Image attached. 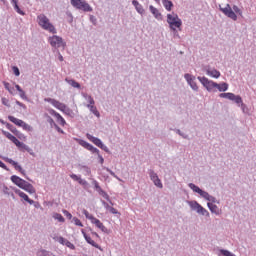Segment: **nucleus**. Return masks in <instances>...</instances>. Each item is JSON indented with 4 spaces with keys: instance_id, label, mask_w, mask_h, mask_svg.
I'll return each instance as SVG.
<instances>
[{
    "instance_id": "obj_26",
    "label": "nucleus",
    "mask_w": 256,
    "mask_h": 256,
    "mask_svg": "<svg viewBox=\"0 0 256 256\" xmlns=\"http://www.w3.org/2000/svg\"><path fill=\"white\" fill-rule=\"evenodd\" d=\"M9 121H11V123H14V125H17V127H22L23 125V120L15 118L14 116H8Z\"/></svg>"
},
{
    "instance_id": "obj_58",
    "label": "nucleus",
    "mask_w": 256,
    "mask_h": 256,
    "mask_svg": "<svg viewBox=\"0 0 256 256\" xmlns=\"http://www.w3.org/2000/svg\"><path fill=\"white\" fill-rule=\"evenodd\" d=\"M48 112L50 113V115H53L56 118L59 116V113H57V111L53 109H49Z\"/></svg>"
},
{
    "instance_id": "obj_61",
    "label": "nucleus",
    "mask_w": 256,
    "mask_h": 256,
    "mask_svg": "<svg viewBox=\"0 0 256 256\" xmlns=\"http://www.w3.org/2000/svg\"><path fill=\"white\" fill-rule=\"evenodd\" d=\"M16 105H18L19 107H22V109H27V106L23 103H21L19 100H16Z\"/></svg>"
},
{
    "instance_id": "obj_4",
    "label": "nucleus",
    "mask_w": 256,
    "mask_h": 256,
    "mask_svg": "<svg viewBox=\"0 0 256 256\" xmlns=\"http://www.w3.org/2000/svg\"><path fill=\"white\" fill-rule=\"evenodd\" d=\"M167 23L171 29V31H177V29H181V25H183V21H181L179 15L167 14Z\"/></svg>"
},
{
    "instance_id": "obj_22",
    "label": "nucleus",
    "mask_w": 256,
    "mask_h": 256,
    "mask_svg": "<svg viewBox=\"0 0 256 256\" xmlns=\"http://www.w3.org/2000/svg\"><path fill=\"white\" fill-rule=\"evenodd\" d=\"M6 127H7V129H9V131H11L13 134H15L16 137H18L19 139H21V137H23V133H20L19 130H17V128H15V126H13L12 124L7 123Z\"/></svg>"
},
{
    "instance_id": "obj_56",
    "label": "nucleus",
    "mask_w": 256,
    "mask_h": 256,
    "mask_svg": "<svg viewBox=\"0 0 256 256\" xmlns=\"http://www.w3.org/2000/svg\"><path fill=\"white\" fill-rule=\"evenodd\" d=\"M63 213L65 215V217H67V219H73V215H71V213L67 210H63Z\"/></svg>"
},
{
    "instance_id": "obj_59",
    "label": "nucleus",
    "mask_w": 256,
    "mask_h": 256,
    "mask_svg": "<svg viewBox=\"0 0 256 256\" xmlns=\"http://www.w3.org/2000/svg\"><path fill=\"white\" fill-rule=\"evenodd\" d=\"M106 171L112 176L115 177L116 179H119V177H117V175H115V172H113V170L106 168Z\"/></svg>"
},
{
    "instance_id": "obj_40",
    "label": "nucleus",
    "mask_w": 256,
    "mask_h": 256,
    "mask_svg": "<svg viewBox=\"0 0 256 256\" xmlns=\"http://www.w3.org/2000/svg\"><path fill=\"white\" fill-rule=\"evenodd\" d=\"M38 255L39 256H51V255H53V253H51V252H49L47 250L42 249V250L38 251Z\"/></svg>"
},
{
    "instance_id": "obj_8",
    "label": "nucleus",
    "mask_w": 256,
    "mask_h": 256,
    "mask_svg": "<svg viewBox=\"0 0 256 256\" xmlns=\"http://www.w3.org/2000/svg\"><path fill=\"white\" fill-rule=\"evenodd\" d=\"M198 81H200V83L203 85V87H205V89H207V91L211 92L213 91V89H217V87H219V84L212 81V80H208L207 77L203 76H198Z\"/></svg>"
},
{
    "instance_id": "obj_25",
    "label": "nucleus",
    "mask_w": 256,
    "mask_h": 256,
    "mask_svg": "<svg viewBox=\"0 0 256 256\" xmlns=\"http://www.w3.org/2000/svg\"><path fill=\"white\" fill-rule=\"evenodd\" d=\"M132 5L135 6L136 11L140 13V15H143L145 13V9H143V6L139 4V1L133 0Z\"/></svg>"
},
{
    "instance_id": "obj_5",
    "label": "nucleus",
    "mask_w": 256,
    "mask_h": 256,
    "mask_svg": "<svg viewBox=\"0 0 256 256\" xmlns=\"http://www.w3.org/2000/svg\"><path fill=\"white\" fill-rule=\"evenodd\" d=\"M44 101L46 103H51L53 107H56V109H59V111H62V113H65V115H71L73 113V110H71L69 107H67V105L59 102L58 100H55L53 98H45Z\"/></svg>"
},
{
    "instance_id": "obj_36",
    "label": "nucleus",
    "mask_w": 256,
    "mask_h": 256,
    "mask_svg": "<svg viewBox=\"0 0 256 256\" xmlns=\"http://www.w3.org/2000/svg\"><path fill=\"white\" fill-rule=\"evenodd\" d=\"M82 213H83V215H85L86 219H89V220L91 221V223H93L95 217H94L93 215H91V214L89 213V211H87V210L84 209V210L82 211Z\"/></svg>"
},
{
    "instance_id": "obj_19",
    "label": "nucleus",
    "mask_w": 256,
    "mask_h": 256,
    "mask_svg": "<svg viewBox=\"0 0 256 256\" xmlns=\"http://www.w3.org/2000/svg\"><path fill=\"white\" fill-rule=\"evenodd\" d=\"M150 13L155 17V19H158V21H161L163 19V16L161 15V12L157 8H155L153 5L149 6Z\"/></svg>"
},
{
    "instance_id": "obj_64",
    "label": "nucleus",
    "mask_w": 256,
    "mask_h": 256,
    "mask_svg": "<svg viewBox=\"0 0 256 256\" xmlns=\"http://www.w3.org/2000/svg\"><path fill=\"white\" fill-rule=\"evenodd\" d=\"M54 129H56V131H58V133H65L64 131H63V129H61L60 127H59V125H55L54 126Z\"/></svg>"
},
{
    "instance_id": "obj_32",
    "label": "nucleus",
    "mask_w": 256,
    "mask_h": 256,
    "mask_svg": "<svg viewBox=\"0 0 256 256\" xmlns=\"http://www.w3.org/2000/svg\"><path fill=\"white\" fill-rule=\"evenodd\" d=\"M22 199H24V201H26V203H29V205H33L35 203L34 200H31L29 198V196L27 194H25L24 192L21 194L20 196Z\"/></svg>"
},
{
    "instance_id": "obj_1",
    "label": "nucleus",
    "mask_w": 256,
    "mask_h": 256,
    "mask_svg": "<svg viewBox=\"0 0 256 256\" xmlns=\"http://www.w3.org/2000/svg\"><path fill=\"white\" fill-rule=\"evenodd\" d=\"M219 97H221V99H229V101H234L236 105H241V109L243 113H247V105L243 103V98H241V96L228 92V93H220Z\"/></svg>"
},
{
    "instance_id": "obj_38",
    "label": "nucleus",
    "mask_w": 256,
    "mask_h": 256,
    "mask_svg": "<svg viewBox=\"0 0 256 256\" xmlns=\"http://www.w3.org/2000/svg\"><path fill=\"white\" fill-rule=\"evenodd\" d=\"M3 134L5 135V137H7V139H9L10 141H12V143L15 142V140L17 139V137L13 136L11 133L9 132H5L3 131Z\"/></svg>"
},
{
    "instance_id": "obj_2",
    "label": "nucleus",
    "mask_w": 256,
    "mask_h": 256,
    "mask_svg": "<svg viewBox=\"0 0 256 256\" xmlns=\"http://www.w3.org/2000/svg\"><path fill=\"white\" fill-rule=\"evenodd\" d=\"M219 10L229 19H232L233 21H237V14H241V9H239L237 6H233V9L231 8V5L226 4L225 7H222L219 5Z\"/></svg>"
},
{
    "instance_id": "obj_54",
    "label": "nucleus",
    "mask_w": 256,
    "mask_h": 256,
    "mask_svg": "<svg viewBox=\"0 0 256 256\" xmlns=\"http://www.w3.org/2000/svg\"><path fill=\"white\" fill-rule=\"evenodd\" d=\"M4 160L12 166L17 165V162L11 158H4Z\"/></svg>"
},
{
    "instance_id": "obj_44",
    "label": "nucleus",
    "mask_w": 256,
    "mask_h": 256,
    "mask_svg": "<svg viewBox=\"0 0 256 256\" xmlns=\"http://www.w3.org/2000/svg\"><path fill=\"white\" fill-rule=\"evenodd\" d=\"M14 169H16V171H19V173H21L22 175H25V170H23V168L21 167V165H19V163L16 162V165L13 166Z\"/></svg>"
},
{
    "instance_id": "obj_16",
    "label": "nucleus",
    "mask_w": 256,
    "mask_h": 256,
    "mask_svg": "<svg viewBox=\"0 0 256 256\" xmlns=\"http://www.w3.org/2000/svg\"><path fill=\"white\" fill-rule=\"evenodd\" d=\"M81 233L86 241V243H88L89 245H92V247H95L96 249H101V246H99V244H97L95 241H93L89 235H87V233L85 232L84 229L81 230Z\"/></svg>"
},
{
    "instance_id": "obj_52",
    "label": "nucleus",
    "mask_w": 256,
    "mask_h": 256,
    "mask_svg": "<svg viewBox=\"0 0 256 256\" xmlns=\"http://www.w3.org/2000/svg\"><path fill=\"white\" fill-rule=\"evenodd\" d=\"M2 104L5 105V107H11V104H9V99L5 97L2 98Z\"/></svg>"
},
{
    "instance_id": "obj_11",
    "label": "nucleus",
    "mask_w": 256,
    "mask_h": 256,
    "mask_svg": "<svg viewBox=\"0 0 256 256\" xmlns=\"http://www.w3.org/2000/svg\"><path fill=\"white\" fill-rule=\"evenodd\" d=\"M184 78L186 79L188 85H190L191 89H193V91H199V86H197V83L195 82V76L186 73Z\"/></svg>"
},
{
    "instance_id": "obj_30",
    "label": "nucleus",
    "mask_w": 256,
    "mask_h": 256,
    "mask_svg": "<svg viewBox=\"0 0 256 256\" xmlns=\"http://www.w3.org/2000/svg\"><path fill=\"white\" fill-rule=\"evenodd\" d=\"M19 1L18 0H13V7L15 9L16 12H18L19 15H25V12H23V10H21V8H19Z\"/></svg>"
},
{
    "instance_id": "obj_43",
    "label": "nucleus",
    "mask_w": 256,
    "mask_h": 256,
    "mask_svg": "<svg viewBox=\"0 0 256 256\" xmlns=\"http://www.w3.org/2000/svg\"><path fill=\"white\" fill-rule=\"evenodd\" d=\"M56 119H57L58 123H60V125H62V127H64L67 123V122H65V119L63 118V116H61V114H58Z\"/></svg>"
},
{
    "instance_id": "obj_28",
    "label": "nucleus",
    "mask_w": 256,
    "mask_h": 256,
    "mask_svg": "<svg viewBox=\"0 0 256 256\" xmlns=\"http://www.w3.org/2000/svg\"><path fill=\"white\" fill-rule=\"evenodd\" d=\"M86 107L91 111V113H93V115H95L96 117H101V114L97 110V107L95 106V104L93 105L87 104Z\"/></svg>"
},
{
    "instance_id": "obj_7",
    "label": "nucleus",
    "mask_w": 256,
    "mask_h": 256,
    "mask_svg": "<svg viewBox=\"0 0 256 256\" xmlns=\"http://www.w3.org/2000/svg\"><path fill=\"white\" fill-rule=\"evenodd\" d=\"M71 5L73 7H76V9H80V11H85L86 13H91L93 11V8L89 3L82 0H71Z\"/></svg>"
},
{
    "instance_id": "obj_48",
    "label": "nucleus",
    "mask_w": 256,
    "mask_h": 256,
    "mask_svg": "<svg viewBox=\"0 0 256 256\" xmlns=\"http://www.w3.org/2000/svg\"><path fill=\"white\" fill-rule=\"evenodd\" d=\"M12 71L16 77H19V75H21V71H19V67L17 66H13Z\"/></svg>"
},
{
    "instance_id": "obj_20",
    "label": "nucleus",
    "mask_w": 256,
    "mask_h": 256,
    "mask_svg": "<svg viewBox=\"0 0 256 256\" xmlns=\"http://www.w3.org/2000/svg\"><path fill=\"white\" fill-rule=\"evenodd\" d=\"M86 137H87V139H89V141L94 143V145H96V147H100L103 144V141H101V139L94 137L91 134H87Z\"/></svg>"
},
{
    "instance_id": "obj_6",
    "label": "nucleus",
    "mask_w": 256,
    "mask_h": 256,
    "mask_svg": "<svg viewBox=\"0 0 256 256\" xmlns=\"http://www.w3.org/2000/svg\"><path fill=\"white\" fill-rule=\"evenodd\" d=\"M188 205L190 207V209H192V211H196V213H198V215H203L204 217H209V211H207V209H205L203 206H201V204H199V202L192 200V201H188Z\"/></svg>"
},
{
    "instance_id": "obj_47",
    "label": "nucleus",
    "mask_w": 256,
    "mask_h": 256,
    "mask_svg": "<svg viewBox=\"0 0 256 256\" xmlns=\"http://www.w3.org/2000/svg\"><path fill=\"white\" fill-rule=\"evenodd\" d=\"M92 185H94V189H96V191H101V186H99V182H97V180L92 179Z\"/></svg>"
},
{
    "instance_id": "obj_12",
    "label": "nucleus",
    "mask_w": 256,
    "mask_h": 256,
    "mask_svg": "<svg viewBox=\"0 0 256 256\" xmlns=\"http://www.w3.org/2000/svg\"><path fill=\"white\" fill-rule=\"evenodd\" d=\"M203 71H206L207 75L214 77V79H219V77H221V72H219L217 69L211 70L209 66H203Z\"/></svg>"
},
{
    "instance_id": "obj_27",
    "label": "nucleus",
    "mask_w": 256,
    "mask_h": 256,
    "mask_svg": "<svg viewBox=\"0 0 256 256\" xmlns=\"http://www.w3.org/2000/svg\"><path fill=\"white\" fill-rule=\"evenodd\" d=\"M65 81L68 85H71V87H74L75 89H81V84H79V82L75 81L74 79L66 78Z\"/></svg>"
},
{
    "instance_id": "obj_57",
    "label": "nucleus",
    "mask_w": 256,
    "mask_h": 256,
    "mask_svg": "<svg viewBox=\"0 0 256 256\" xmlns=\"http://www.w3.org/2000/svg\"><path fill=\"white\" fill-rule=\"evenodd\" d=\"M99 148L102 149V151H105V153H110L109 148L103 143Z\"/></svg>"
},
{
    "instance_id": "obj_60",
    "label": "nucleus",
    "mask_w": 256,
    "mask_h": 256,
    "mask_svg": "<svg viewBox=\"0 0 256 256\" xmlns=\"http://www.w3.org/2000/svg\"><path fill=\"white\" fill-rule=\"evenodd\" d=\"M66 247H69L70 249H75V245H73V243H71L70 241L66 240L65 243Z\"/></svg>"
},
{
    "instance_id": "obj_33",
    "label": "nucleus",
    "mask_w": 256,
    "mask_h": 256,
    "mask_svg": "<svg viewBox=\"0 0 256 256\" xmlns=\"http://www.w3.org/2000/svg\"><path fill=\"white\" fill-rule=\"evenodd\" d=\"M219 256H235V254L231 253L229 250L220 249Z\"/></svg>"
},
{
    "instance_id": "obj_23",
    "label": "nucleus",
    "mask_w": 256,
    "mask_h": 256,
    "mask_svg": "<svg viewBox=\"0 0 256 256\" xmlns=\"http://www.w3.org/2000/svg\"><path fill=\"white\" fill-rule=\"evenodd\" d=\"M102 205L105 207L107 211H109L113 215H120L119 211H117V209H115L113 206H110L107 202H105V200H102Z\"/></svg>"
},
{
    "instance_id": "obj_9",
    "label": "nucleus",
    "mask_w": 256,
    "mask_h": 256,
    "mask_svg": "<svg viewBox=\"0 0 256 256\" xmlns=\"http://www.w3.org/2000/svg\"><path fill=\"white\" fill-rule=\"evenodd\" d=\"M188 187L194 191V193H198V195H200V197H202V199H205V201H209V199L211 198V195L209 192L199 188V186L195 185L194 183H189Z\"/></svg>"
},
{
    "instance_id": "obj_62",
    "label": "nucleus",
    "mask_w": 256,
    "mask_h": 256,
    "mask_svg": "<svg viewBox=\"0 0 256 256\" xmlns=\"http://www.w3.org/2000/svg\"><path fill=\"white\" fill-rule=\"evenodd\" d=\"M96 154H98L99 163L103 165V163H105V159L103 158V156H101V154H99V152Z\"/></svg>"
},
{
    "instance_id": "obj_3",
    "label": "nucleus",
    "mask_w": 256,
    "mask_h": 256,
    "mask_svg": "<svg viewBox=\"0 0 256 256\" xmlns=\"http://www.w3.org/2000/svg\"><path fill=\"white\" fill-rule=\"evenodd\" d=\"M38 25L42 27L45 31H49L50 33H57V29H55V26L49 22V18L45 16V14H40L37 16Z\"/></svg>"
},
{
    "instance_id": "obj_37",
    "label": "nucleus",
    "mask_w": 256,
    "mask_h": 256,
    "mask_svg": "<svg viewBox=\"0 0 256 256\" xmlns=\"http://www.w3.org/2000/svg\"><path fill=\"white\" fill-rule=\"evenodd\" d=\"M21 127L24 129V131L33 132V126L25 123V121L22 122V126Z\"/></svg>"
},
{
    "instance_id": "obj_45",
    "label": "nucleus",
    "mask_w": 256,
    "mask_h": 256,
    "mask_svg": "<svg viewBox=\"0 0 256 256\" xmlns=\"http://www.w3.org/2000/svg\"><path fill=\"white\" fill-rule=\"evenodd\" d=\"M153 183L159 189H163V183H161V179L157 178L156 180L153 181Z\"/></svg>"
},
{
    "instance_id": "obj_14",
    "label": "nucleus",
    "mask_w": 256,
    "mask_h": 256,
    "mask_svg": "<svg viewBox=\"0 0 256 256\" xmlns=\"http://www.w3.org/2000/svg\"><path fill=\"white\" fill-rule=\"evenodd\" d=\"M79 145H81L82 147H84V149H87L88 151H91V153H99V149H97L96 147H94L93 145L89 144L87 141L85 140H80L79 141Z\"/></svg>"
},
{
    "instance_id": "obj_34",
    "label": "nucleus",
    "mask_w": 256,
    "mask_h": 256,
    "mask_svg": "<svg viewBox=\"0 0 256 256\" xmlns=\"http://www.w3.org/2000/svg\"><path fill=\"white\" fill-rule=\"evenodd\" d=\"M53 218L59 221V223H65V218L59 213H54Z\"/></svg>"
},
{
    "instance_id": "obj_15",
    "label": "nucleus",
    "mask_w": 256,
    "mask_h": 256,
    "mask_svg": "<svg viewBox=\"0 0 256 256\" xmlns=\"http://www.w3.org/2000/svg\"><path fill=\"white\" fill-rule=\"evenodd\" d=\"M12 183H14V185H17V187H19L20 189L25 185V180L17 175H12L10 177Z\"/></svg>"
},
{
    "instance_id": "obj_10",
    "label": "nucleus",
    "mask_w": 256,
    "mask_h": 256,
    "mask_svg": "<svg viewBox=\"0 0 256 256\" xmlns=\"http://www.w3.org/2000/svg\"><path fill=\"white\" fill-rule=\"evenodd\" d=\"M49 43L51 45V47H56L59 49V47H62L63 49H65L66 47V43L63 41V38L57 35H54L52 37L49 38Z\"/></svg>"
},
{
    "instance_id": "obj_24",
    "label": "nucleus",
    "mask_w": 256,
    "mask_h": 256,
    "mask_svg": "<svg viewBox=\"0 0 256 256\" xmlns=\"http://www.w3.org/2000/svg\"><path fill=\"white\" fill-rule=\"evenodd\" d=\"M92 223H93V225H96V227L98 229H100L103 233H107V231H108L107 227H105V225H103V223H101V220L95 218Z\"/></svg>"
},
{
    "instance_id": "obj_41",
    "label": "nucleus",
    "mask_w": 256,
    "mask_h": 256,
    "mask_svg": "<svg viewBox=\"0 0 256 256\" xmlns=\"http://www.w3.org/2000/svg\"><path fill=\"white\" fill-rule=\"evenodd\" d=\"M98 193H99V195L103 196L104 199L109 201V194H107V192H105L102 188H100V190H98Z\"/></svg>"
},
{
    "instance_id": "obj_29",
    "label": "nucleus",
    "mask_w": 256,
    "mask_h": 256,
    "mask_svg": "<svg viewBox=\"0 0 256 256\" xmlns=\"http://www.w3.org/2000/svg\"><path fill=\"white\" fill-rule=\"evenodd\" d=\"M162 3L166 11H171V9H173V2L171 0H162Z\"/></svg>"
},
{
    "instance_id": "obj_63",
    "label": "nucleus",
    "mask_w": 256,
    "mask_h": 256,
    "mask_svg": "<svg viewBox=\"0 0 256 256\" xmlns=\"http://www.w3.org/2000/svg\"><path fill=\"white\" fill-rule=\"evenodd\" d=\"M88 105H95V100L93 99L92 96H88Z\"/></svg>"
},
{
    "instance_id": "obj_50",
    "label": "nucleus",
    "mask_w": 256,
    "mask_h": 256,
    "mask_svg": "<svg viewBox=\"0 0 256 256\" xmlns=\"http://www.w3.org/2000/svg\"><path fill=\"white\" fill-rule=\"evenodd\" d=\"M19 96L21 97V99H24V101H29V98L27 97V95L23 90H20Z\"/></svg>"
},
{
    "instance_id": "obj_53",
    "label": "nucleus",
    "mask_w": 256,
    "mask_h": 256,
    "mask_svg": "<svg viewBox=\"0 0 256 256\" xmlns=\"http://www.w3.org/2000/svg\"><path fill=\"white\" fill-rule=\"evenodd\" d=\"M2 192L4 195H11V192H9V187L3 185Z\"/></svg>"
},
{
    "instance_id": "obj_46",
    "label": "nucleus",
    "mask_w": 256,
    "mask_h": 256,
    "mask_svg": "<svg viewBox=\"0 0 256 256\" xmlns=\"http://www.w3.org/2000/svg\"><path fill=\"white\" fill-rule=\"evenodd\" d=\"M3 85L9 93L13 94V88L10 87L11 84H9V82L4 81Z\"/></svg>"
},
{
    "instance_id": "obj_55",
    "label": "nucleus",
    "mask_w": 256,
    "mask_h": 256,
    "mask_svg": "<svg viewBox=\"0 0 256 256\" xmlns=\"http://www.w3.org/2000/svg\"><path fill=\"white\" fill-rule=\"evenodd\" d=\"M80 167L82 169H84L85 173H87V175H91V168L87 167V166H81Z\"/></svg>"
},
{
    "instance_id": "obj_18",
    "label": "nucleus",
    "mask_w": 256,
    "mask_h": 256,
    "mask_svg": "<svg viewBox=\"0 0 256 256\" xmlns=\"http://www.w3.org/2000/svg\"><path fill=\"white\" fill-rule=\"evenodd\" d=\"M70 178L73 179V181H77L79 185H83V187H87V185H89L87 180L81 179V176H77V174H70Z\"/></svg>"
},
{
    "instance_id": "obj_51",
    "label": "nucleus",
    "mask_w": 256,
    "mask_h": 256,
    "mask_svg": "<svg viewBox=\"0 0 256 256\" xmlns=\"http://www.w3.org/2000/svg\"><path fill=\"white\" fill-rule=\"evenodd\" d=\"M208 203H217L219 205V200H217V198H215V196H210V199L208 200Z\"/></svg>"
},
{
    "instance_id": "obj_13",
    "label": "nucleus",
    "mask_w": 256,
    "mask_h": 256,
    "mask_svg": "<svg viewBox=\"0 0 256 256\" xmlns=\"http://www.w3.org/2000/svg\"><path fill=\"white\" fill-rule=\"evenodd\" d=\"M13 143L14 145H16V147H18V149H23L24 151H27V153H29L30 155H33V149H31L25 143L19 141V139H16Z\"/></svg>"
},
{
    "instance_id": "obj_49",
    "label": "nucleus",
    "mask_w": 256,
    "mask_h": 256,
    "mask_svg": "<svg viewBox=\"0 0 256 256\" xmlns=\"http://www.w3.org/2000/svg\"><path fill=\"white\" fill-rule=\"evenodd\" d=\"M73 222H74L75 225H77L78 227H83V223L81 222V220H79V218L74 217V218H73Z\"/></svg>"
},
{
    "instance_id": "obj_21",
    "label": "nucleus",
    "mask_w": 256,
    "mask_h": 256,
    "mask_svg": "<svg viewBox=\"0 0 256 256\" xmlns=\"http://www.w3.org/2000/svg\"><path fill=\"white\" fill-rule=\"evenodd\" d=\"M21 189L27 191V193H30V195H33V193H35V187H33L32 184L27 181L24 183Z\"/></svg>"
},
{
    "instance_id": "obj_35",
    "label": "nucleus",
    "mask_w": 256,
    "mask_h": 256,
    "mask_svg": "<svg viewBox=\"0 0 256 256\" xmlns=\"http://www.w3.org/2000/svg\"><path fill=\"white\" fill-rule=\"evenodd\" d=\"M148 173H149V177H150L151 181H155L156 179H159V176L157 175V173H155L154 170L150 169L148 171Z\"/></svg>"
},
{
    "instance_id": "obj_31",
    "label": "nucleus",
    "mask_w": 256,
    "mask_h": 256,
    "mask_svg": "<svg viewBox=\"0 0 256 256\" xmlns=\"http://www.w3.org/2000/svg\"><path fill=\"white\" fill-rule=\"evenodd\" d=\"M216 89H218V91L220 92H225L227 91V89H229V84L223 82L222 84H218V86H216Z\"/></svg>"
},
{
    "instance_id": "obj_42",
    "label": "nucleus",
    "mask_w": 256,
    "mask_h": 256,
    "mask_svg": "<svg viewBox=\"0 0 256 256\" xmlns=\"http://www.w3.org/2000/svg\"><path fill=\"white\" fill-rule=\"evenodd\" d=\"M46 119H47V122L50 124V127H54L57 125V123H55V120H53V118H51V116L47 114H46Z\"/></svg>"
},
{
    "instance_id": "obj_39",
    "label": "nucleus",
    "mask_w": 256,
    "mask_h": 256,
    "mask_svg": "<svg viewBox=\"0 0 256 256\" xmlns=\"http://www.w3.org/2000/svg\"><path fill=\"white\" fill-rule=\"evenodd\" d=\"M54 241H59L61 245H65V243H67V240H65V238H63L62 236H55L53 237Z\"/></svg>"
},
{
    "instance_id": "obj_17",
    "label": "nucleus",
    "mask_w": 256,
    "mask_h": 256,
    "mask_svg": "<svg viewBox=\"0 0 256 256\" xmlns=\"http://www.w3.org/2000/svg\"><path fill=\"white\" fill-rule=\"evenodd\" d=\"M208 209L213 213L214 215H221V209L219 207L211 202L207 203Z\"/></svg>"
}]
</instances>
